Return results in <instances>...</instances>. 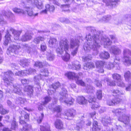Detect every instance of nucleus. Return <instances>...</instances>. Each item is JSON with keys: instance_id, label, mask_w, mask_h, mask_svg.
<instances>
[{"instance_id": "1", "label": "nucleus", "mask_w": 131, "mask_h": 131, "mask_svg": "<svg viewBox=\"0 0 131 131\" xmlns=\"http://www.w3.org/2000/svg\"><path fill=\"white\" fill-rule=\"evenodd\" d=\"M86 29L90 31L91 34L86 35V37L88 42L84 44L83 47L86 52H89L92 49L95 51L94 53L95 54L97 55L99 52V49L100 47V43L104 46L105 48L108 47V46L111 44L112 42L106 36L102 37L101 38V40L100 41L99 36L97 34L94 27H88Z\"/></svg>"}, {"instance_id": "2", "label": "nucleus", "mask_w": 131, "mask_h": 131, "mask_svg": "<svg viewBox=\"0 0 131 131\" xmlns=\"http://www.w3.org/2000/svg\"><path fill=\"white\" fill-rule=\"evenodd\" d=\"M4 74L3 80L5 85L7 87L9 86H12L13 92L18 95H23V90L21 86L17 84H13V82L14 80L13 77L14 75L13 72L11 71L8 70L4 72Z\"/></svg>"}, {"instance_id": "3", "label": "nucleus", "mask_w": 131, "mask_h": 131, "mask_svg": "<svg viewBox=\"0 0 131 131\" xmlns=\"http://www.w3.org/2000/svg\"><path fill=\"white\" fill-rule=\"evenodd\" d=\"M69 42L67 39L66 38L61 39L59 42V47L56 50L58 55L60 56L65 51V54L64 56H62V58L64 61H67L70 58V56L68 53L69 46Z\"/></svg>"}, {"instance_id": "4", "label": "nucleus", "mask_w": 131, "mask_h": 131, "mask_svg": "<svg viewBox=\"0 0 131 131\" xmlns=\"http://www.w3.org/2000/svg\"><path fill=\"white\" fill-rule=\"evenodd\" d=\"M24 50L28 53H31L32 52L31 50V48L26 44L21 45L20 43H17L15 44H12L10 45L8 49L7 53L9 54L10 52L14 53L15 54H17L20 51L21 46Z\"/></svg>"}, {"instance_id": "5", "label": "nucleus", "mask_w": 131, "mask_h": 131, "mask_svg": "<svg viewBox=\"0 0 131 131\" xmlns=\"http://www.w3.org/2000/svg\"><path fill=\"white\" fill-rule=\"evenodd\" d=\"M112 92L113 95L117 98L108 100L107 103L109 106H113L119 103L122 99L125 97V92L122 90L114 89L112 91Z\"/></svg>"}, {"instance_id": "6", "label": "nucleus", "mask_w": 131, "mask_h": 131, "mask_svg": "<svg viewBox=\"0 0 131 131\" xmlns=\"http://www.w3.org/2000/svg\"><path fill=\"white\" fill-rule=\"evenodd\" d=\"M112 112L117 116H119L118 118L119 121L123 123L126 126L128 125L130 120L129 117L126 116L125 114V109L119 108L114 109L112 110Z\"/></svg>"}, {"instance_id": "7", "label": "nucleus", "mask_w": 131, "mask_h": 131, "mask_svg": "<svg viewBox=\"0 0 131 131\" xmlns=\"http://www.w3.org/2000/svg\"><path fill=\"white\" fill-rule=\"evenodd\" d=\"M9 31L12 32L13 34L14 35L15 39L17 40L19 39V36L21 32V31H20L15 30L12 27H8L6 32V34L5 36V40L4 41V44L5 45H8L10 40L11 35L10 34Z\"/></svg>"}, {"instance_id": "8", "label": "nucleus", "mask_w": 131, "mask_h": 131, "mask_svg": "<svg viewBox=\"0 0 131 131\" xmlns=\"http://www.w3.org/2000/svg\"><path fill=\"white\" fill-rule=\"evenodd\" d=\"M60 94L61 96L59 100L61 102L70 105L73 104L74 101V99L71 97H68L67 91L65 88L62 89V91L60 92Z\"/></svg>"}, {"instance_id": "9", "label": "nucleus", "mask_w": 131, "mask_h": 131, "mask_svg": "<svg viewBox=\"0 0 131 131\" xmlns=\"http://www.w3.org/2000/svg\"><path fill=\"white\" fill-rule=\"evenodd\" d=\"M68 79L75 81L76 83L82 86H85V83L81 80L79 79V77L77 74L73 72H69L66 74Z\"/></svg>"}, {"instance_id": "10", "label": "nucleus", "mask_w": 131, "mask_h": 131, "mask_svg": "<svg viewBox=\"0 0 131 131\" xmlns=\"http://www.w3.org/2000/svg\"><path fill=\"white\" fill-rule=\"evenodd\" d=\"M12 10L15 13L17 14H25L26 12L28 15L30 16H36L38 15L37 13L34 14L32 12V9L29 7H26L25 8V11L17 7L13 8Z\"/></svg>"}, {"instance_id": "11", "label": "nucleus", "mask_w": 131, "mask_h": 131, "mask_svg": "<svg viewBox=\"0 0 131 131\" xmlns=\"http://www.w3.org/2000/svg\"><path fill=\"white\" fill-rule=\"evenodd\" d=\"M40 71L41 73L40 75L36 76L34 78V80L35 83L39 86V80L41 79L44 80V77H48L49 73L48 71L46 68L42 69Z\"/></svg>"}, {"instance_id": "12", "label": "nucleus", "mask_w": 131, "mask_h": 131, "mask_svg": "<svg viewBox=\"0 0 131 131\" xmlns=\"http://www.w3.org/2000/svg\"><path fill=\"white\" fill-rule=\"evenodd\" d=\"M79 41L78 39L71 38L70 40V47L72 49H74L71 53L74 56L76 54L79 46Z\"/></svg>"}, {"instance_id": "13", "label": "nucleus", "mask_w": 131, "mask_h": 131, "mask_svg": "<svg viewBox=\"0 0 131 131\" xmlns=\"http://www.w3.org/2000/svg\"><path fill=\"white\" fill-rule=\"evenodd\" d=\"M121 76L117 73H115L112 75V78L114 82L111 81L108 78H106L104 79V81H107V84L110 86H114L115 85V83L118 82L121 79Z\"/></svg>"}, {"instance_id": "14", "label": "nucleus", "mask_w": 131, "mask_h": 131, "mask_svg": "<svg viewBox=\"0 0 131 131\" xmlns=\"http://www.w3.org/2000/svg\"><path fill=\"white\" fill-rule=\"evenodd\" d=\"M13 15V14L9 10H8L7 11L5 10H2L1 13L0 14V24H4L6 23V21L4 20L3 18V16L8 18Z\"/></svg>"}, {"instance_id": "15", "label": "nucleus", "mask_w": 131, "mask_h": 131, "mask_svg": "<svg viewBox=\"0 0 131 131\" xmlns=\"http://www.w3.org/2000/svg\"><path fill=\"white\" fill-rule=\"evenodd\" d=\"M120 59L118 57H116L114 59L113 63L109 62L106 64V67L109 70H110L114 67H115L116 69H119L120 68Z\"/></svg>"}, {"instance_id": "16", "label": "nucleus", "mask_w": 131, "mask_h": 131, "mask_svg": "<svg viewBox=\"0 0 131 131\" xmlns=\"http://www.w3.org/2000/svg\"><path fill=\"white\" fill-rule=\"evenodd\" d=\"M36 72V70L31 68L28 70L21 71H18L15 73V75L21 77L25 76L27 74H31L32 73H34Z\"/></svg>"}, {"instance_id": "17", "label": "nucleus", "mask_w": 131, "mask_h": 131, "mask_svg": "<svg viewBox=\"0 0 131 131\" xmlns=\"http://www.w3.org/2000/svg\"><path fill=\"white\" fill-rule=\"evenodd\" d=\"M93 93L92 94V96H89L88 97V101L90 105L92 106L91 108L92 109H97L100 107V106L98 105V103L95 102L96 99L95 98Z\"/></svg>"}, {"instance_id": "18", "label": "nucleus", "mask_w": 131, "mask_h": 131, "mask_svg": "<svg viewBox=\"0 0 131 131\" xmlns=\"http://www.w3.org/2000/svg\"><path fill=\"white\" fill-rule=\"evenodd\" d=\"M68 67L70 69L79 70L81 69V65L78 61H75L68 64Z\"/></svg>"}, {"instance_id": "19", "label": "nucleus", "mask_w": 131, "mask_h": 131, "mask_svg": "<svg viewBox=\"0 0 131 131\" xmlns=\"http://www.w3.org/2000/svg\"><path fill=\"white\" fill-rule=\"evenodd\" d=\"M60 85V83L58 82L51 85L50 87V89L48 90V91L49 94L50 95L54 93L55 90L58 88Z\"/></svg>"}, {"instance_id": "20", "label": "nucleus", "mask_w": 131, "mask_h": 131, "mask_svg": "<svg viewBox=\"0 0 131 131\" xmlns=\"http://www.w3.org/2000/svg\"><path fill=\"white\" fill-rule=\"evenodd\" d=\"M19 123L21 124H23L24 126L23 128L21 129V131H32V128L31 125L27 124L24 120L20 119Z\"/></svg>"}, {"instance_id": "21", "label": "nucleus", "mask_w": 131, "mask_h": 131, "mask_svg": "<svg viewBox=\"0 0 131 131\" xmlns=\"http://www.w3.org/2000/svg\"><path fill=\"white\" fill-rule=\"evenodd\" d=\"M75 114V111L74 110L69 109L65 111L64 114V117L66 119H71L69 117H74Z\"/></svg>"}, {"instance_id": "22", "label": "nucleus", "mask_w": 131, "mask_h": 131, "mask_svg": "<svg viewBox=\"0 0 131 131\" xmlns=\"http://www.w3.org/2000/svg\"><path fill=\"white\" fill-rule=\"evenodd\" d=\"M110 52L115 55H118L120 54L121 51L120 49L117 47L113 46L109 48Z\"/></svg>"}, {"instance_id": "23", "label": "nucleus", "mask_w": 131, "mask_h": 131, "mask_svg": "<svg viewBox=\"0 0 131 131\" xmlns=\"http://www.w3.org/2000/svg\"><path fill=\"white\" fill-rule=\"evenodd\" d=\"M104 2L105 3L107 6H115L118 4L119 2V0H103Z\"/></svg>"}, {"instance_id": "24", "label": "nucleus", "mask_w": 131, "mask_h": 131, "mask_svg": "<svg viewBox=\"0 0 131 131\" xmlns=\"http://www.w3.org/2000/svg\"><path fill=\"white\" fill-rule=\"evenodd\" d=\"M32 38L31 34L28 31L22 36L21 40L22 41L25 42L30 40Z\"/></svg>"}, {"instance_id": "25", "label": "nucleus", "mask_w": 131, "mask_h": 131, "mask_svg": "<svg viewBox=\"0 0 131 131\" xmlns=\"http://www.w3.org/2000/svg\"><path fill=\"white\" fill-rule=\"evenodd\" d=\"M46 9L42 10L41 12V14H46L47 13V11L50 12H53L55 10L54 6L52 5L48 4L46 6Z\"/></svg>"}, {"instance_id": "26", "label": "nucleus", "mask_w": 131, "mask_h": 131, "mask_svg": "<svg viewBox=\"0 0 131 131\" xmlns=\"http://www.w3.org/2000/svg\"><path fill=\"white\" fill-rule=\"evenodd\" d=\"M104 65V62L102 61H97L96 63V66L97 71L99 72L102 73L104 72L103 67Z\"/></svg>"}, {"instance_id": "27", "label": "nucleus", "mask_w": 131, "mask_h": 131, "mask_svg": "<svg viewBox=\"0 0 131 131\" xmlns=\"http://www.w3.org/2000/svg\"><path fill=\"white\" fill-rule=\"evenodd\" d=\"M111 120L110 117L107 116H105L102 119L101 122L104 126H107L108 124H110Z\"/></svg>"}, {"instance_id": "28", "label": "nucleus", "mask_w": 131, "mask_h": 131, "mask_svg": "<svg viewBox=\"0 0 131 131\" xmlns=\"http://www.w3.org/2000/svg\"><path fill=\"white\" fill-rule=\"evenodd\" d=\"M123 61L124 64L126 66H129L131 65V59L128 56H123Z\"/></svg>"}, {"instance_id": "29", "label": "nucleus", "mask_w": 131, "mask_h": 131, "mask_svg": "<svg viewBox=\"0 0 131 131\" xmlns=\"http://www.w3.org/2000/svg\"><path fill=\"white\" fill-rule=\"evenodd\" d=\"M54 125L57 129H61L63 128V123L59 119H57L55 122Z\"/></svg>"}, {"instance_id": "30", "label": "nucleus", "mask_w": 131, "mask_h": 131, "mask_svg": "<svg viewBox=\"0 0 131 131\" xmlns=\"http://www.w3.org/2000/svg\"><path fill=\"white\" fill-rule=\"evenodd\" d=\"M30 60L26 59H23L20 60L19 63L23 67L28 66L30 63Z\"/></svg>"}, {"instance_id": "31", "label": "nucleus", "mask_w": 131, "mask_h": 131, "mask_svg": "<svg viewBox=\"0 0 131 131\" xmlns=\"http://www.w3.org/2000/svg\"><path fill=\"white\" fill-rule=\"evenodd\" d=\"M87 100L82 96H78L77 99V102L80 104H85L87 102Z\"/></svg>"}, {"instance_id": "32", "label": "nucleus", "mask_w": 131, "mask_h": 131, "mask_svg": "<svg viewBox=\"0 0 131 131\" xmlns=\"http://www.w3.org/2000/svg\"><path fill=\"white\" fill-rule=\"evenodd\" d=\"M34 87L31 85H28L25 86L24 91L27 92L28 94H32L33 92Z\"/></svg>"}, {"instance_id": "33", "label": "nucleus", "mask_w": 131, "mask_h": 131, "mask_svg": "<svg viewBox=\"0 0 131 131\" xmlns=\"http://www.w3.org/2000/svg\"><path fill=\"white\" fill-rule=\"evenodd\" d=\"M84 122L83 121H80L77 123L76 126L74 127L75 130L77 131H79L81 129L84 125Z\"/></svg>"}, {"instance_id": "34", "label": "nucleus", "mask_w": 131, "mask_h": 131, "mask_svg": "<svg viewBox=\"0 0 131 131\" xmlns=\"http://www.w3.org/2000/svg\"><path fill=\"white\" fill-rule=\"evenodd\" d=\"M100 58L102 59H107L110 57V54L107 51H104L101 52L100 54Z\"/></svg>"}, {"instance_id": "35", "label": "nucleus", "mask_w": 131, "mask_h": 131, "mask_svg": "<svg viewBox=\"0 0 131 131\" xmlns=\"http://www.w3.org/2000/svg\"><path fill=\"white\" fill-rule=\"evenodd\" d=\"M41 131H50V126L47 123L43 124V126H40Z\"/></svg>"}, {"instance_id": "36", "label": "nucleus", "mask_w": 131, "mask_h": 131, "mask_svg": "<svg viewBox=\"0 0 131 131\" xmlns=\"http://www.w3.org/2000/svg\"><path fill=\"white\" fill-rule=\"evenodd\" d=\"M33 5L36 6L38 9H42L43 7V3L40 1L35 0L34 1Z\"/></svg>"}, {"instance_id": "37", "label": "nucleus", "mask_w": 131, "mask_h": 131, "mask_svg": "<svg viewBox=\"0 0 131 131\" xmlns=\"http://www.w3.org/2000/svg\"><path fill=\"white\" fill-rule=\"evenodd\" d=\"M94 64L93 62H88L85 63L84 65L83 69H84L87 70L88 69L94 68Z\"/></svg>"}, {"instance_id": "38", "label": "nucleus", "mask_w": 131, "mask_h": 131, "mask_svg": "<svg viewBox=\"0 0 131 131\" xmlns=\"http://www.w3.org/2000/svg\"><path fill=\"white\" fill-rule=\"evenodd\" d=\"M124 76L126 81L130 82L131 81V73L129 71L125 72Z\"/></svg>"}, {"instance_id": "39", "label": "nucleus", "mask_w": 131, "mask_h": 131, "mask_svg": "<svg viewBox=\"0 0 131 131\" xmlns=\"http://www.w3.org/2000/svg\"><path fill=\"white\" fill-rule=\"evenodd\" d=\"M123 56H131V51L128 49L124 48L123 51Z\"/></svg>"}, {"instance_id": "40", "label": "nucleus", "mask_w": 131, "mask_h": 131, "mask_svg": "<svg viewBox=\"0 0 131 131\" xmlns=\"http://www.w3.org/2000/svg\"><path fill=\"white\" fill-rule=\"evenodd\" d=\"M46 55L48 60L49 61H52L54 58V56L52 52L47 53Z\"/></svg>"}, {"instance_id": "41", "label": "nucleus", "mask_w": 131, "mask_h": 131, "mask_svg": "<svg viewBox=\"0 0 131 131\" xmlns=\"http://www.w3.org/2000/svg\"><path fill=\"white\" fill-rule=\"evenodd\" d=\"M87 86L86 87V91L88 93H92L93 91V88L90 84L89 85L87 83Z\"/></svg>"}, {"instance_id": "42", "label": "nucleus", "mask_w": 131, "mask_h": 131, "mask_svg": "<svg viewBox=\"0 0 131 131\" xmlns=\"http://www.w3.org/2000/svg\"><path fill=\"white\" fill-rule=\"evenodd\" d=\"M46 63L43 62V64L42 63L39 61H37L35 62L34 66L36 67H38L39 68H41L43 66L46 65Z\"/></svg>"}, {"instance_id": "43", "label": "nucleus", "mask_w": 131, "mask_h": 131, "mask_svg": "<svg viewBox=\"0 0 131 131\" xmlns=\"http://www.w3.org/2000/svg\"><path fill=\"white\" fill-rule=\"evenodd\" d=\"M44 39V38L43 37L39 36L36 37L34 39V42L36 43H38L40 41H43Z\"/></svg>"}, {"instance_id": "44", "label": "nucleus", "mask_w": 131, "mask_h": 131, "mask_svg": "<svg viewBox=\"0 0 131 131\" xmlns=\"http://www.w3.org/2000/svg\"><path fill=\"white\" fill-rule=\"evenodd\" d=\"M25 101V99L21 97H18L16 100V103L17 104H23Z\"/></svg>"}, {"instance_id": "45", "label": "nucleus", "mask_w": 131, "mask_h": 131, "mask_svg": "<svg viewBox=\"0 0 131 131\" xmlns=\"http://www.w3.org/2000/svg\"><path fill=\"white\" fill-rule=\"evenodd\" d=\"M96 95L98 99L99 100L101 99L102 96V90H97L96 93Z\"/></svg>"}, {"instance_id": "46", "label": "nucleus", "mask_w": 131, "mask_h": 131, "mask_svg": "<svg viewBox=\"0 0 131 131\" xmlns=\"http://www.w3.org/2000/svg\"><path fill=\"white\" fill-rule=\"evenodd\" d=\"M111 17L110 15L105 16L103 17L102 19V21L105 23L108 22L111 19Z\"/></svg>"}, {"instance_id": "47", "label": "nucleus", "mask_w": 131, "mask_h": 131, "mask_svg": "<svg viewBox=\"0 0 131 131\" xmlns=\"http://www.w3.org/2000/svg\"><path fill=\"white\" fill-rule=\"evenodd\" d=\"M125 18L126 20L130 24V25H129V26L131 27V28L129 26L128 28L130 29H131V15L129 14L126 15L125 16Z\"/></svg>"}, {"instance_id": "48", "label": "nucleus", "mask_w": 131, "mask_h": 131, "mask_svg": "<svg viewBox=\"0 0 131 131\" xmlns=\"http://www.w3.org/2000/svg\"><path fill=\"white\" fill-rule=\"evenodd\" d=\"M51 100V98L49 96L46 97L44 98V101L42 102V104L45 106V105L49 102Z\"/></svg>"}, {"instance_id": "49", "label": "nucleus", "mask_w": 131, "mask_h": 131, "mask_svg": "<svg viewBox=\"0 0 131 131\" xmlns=\"http://www.w3.org/2000/svg\"><path fill=\"white\" fill-rule=\"evenodd\" d=\"M8 111L3 109L2 105L0 104V113L2 115H4L8 113Z\"/></svg>"}, {"instance_id": "50", "label": "nucleus", "mask_w": 131, "mask_h": 131, "mask_svg": "<svg viewBox=\"0 0 131 131\" xmlns=\"http://www.w3.org/2000/svg\"><path fill=\"white\" fill-rule=\"evenodd\" d=\"M113 22L115 24L117 25L120 24L122 23L121 19L118 17L114 18Z\"/></svg>"}, {"instance_id": "51", "label": "nucleus", "mask_w": 131, "mask_h": 131, "mask_svg": "<svg viewBox=\"0 0 131 131\" xmlns=\"http://www.w3.org/2000/svg\"><path fill=\"white\" fill-rule=\"evenodd\" d=\"M116 83H117V85L119 86L122 88L125 87V84L121 79Z\"/></svg>"}, {"instance_id": "52", "label": "nucleus", "mask_w": 131, "mask_h": 131, "mask_svg": "<svg viewBox=\"0 0 131 131\" xmlns=\"http://www.w3.org/2000/svg\"><path fill=\"white\" fill-rule=\"evenodd\" d=\"M62 109L61 107L60 106L58 105L56 106L53 108V110L54 111H56L57 112L59 113L61 112Z\"/></svg>"}, {"instance_id": "53", "label": "nucleus", "mask_w": 131, "mask_h": 131, "mask_svg": "<svg viewBox=\"0 0 131 131\" xmlns=\"http://www.w3.org/2000/svg\"><path fill=\"white\" fill-rule=\"evenodd\" d=\"M17 127V124L15 121H13L12 124L11 128L12 129L15 130Z\"/></svg>"}, {"instance_id": "54", "label": "nucleus", "mask_w": 131, "mask_h": 131, "mask_svg": "<svg viewBox=\"0 0 131 131\" xmlns=\"http://www.w3.org/2000/svg\"><path fill=\"white\" fill-rule=\"evenodd\" d=\"M92 58L91 56L90 55L87 57H82L83 61L84 62L87 61L89 60H91Z\"/></svg>"}, {"instance_id": "55", "label": "nucleus", "mask_w": 131, "mask_h": 131, "mask_svg": "<svg viewBox=\"0 0 131 131\" xmlns=\"http://www.w3.org/2000/svg\"><path fill=\"white\" fill-rule=\"evenodd\" d=\"M56 41V40L53 38H51L49 41V45H53L54 44Z\"/></svg>"}, {"instance_id": "56", "label": "nucleus", "mask_w": 131, "mask_h": 131, "mask_svg": "<svg viewBox=\"0 0 131 131\" xmlns=\"http://www.w3.org/2000/svg\"><path fill=\"white\" fill-rule=\"evenodd\" d=\"M59 21L61 22H64L67 24L69 22V21L68 19L63 18H60Z\"/></svg>"}, {"instance_id": "57", "label": "nucleus", "mask_w": 131, "mask_h": 131, "mask_svg": "<svg viewBox=\"0 0 131 131\" xmlns=\"http://www.w3.org/2000/svg\"><path fill=\"white\" fill-rule=\"evenodd\" d=\"M7 103L8 106L10 108H13L15 107V105L13 104L10 101L8 100L7 101Z\"/></svg>"}, {"instance_id": "58", "label": "nucleus", "mask_w": 131, "mask_h": 131, "mask_svg": "<svg viewBox=\"0 0 131 131\" xmlns=\"http://www.w3.org/2000/svg\"><path fill=\"white\" fill-rule=\"evenodd\" d=\"M21 82L23 84H28L29 82V80L28 79H23L21 80Z\"/></svg>"}, {"instance_id": "59", "label": "nucleus", "mask_w": 131, "mask_h": 131, "mask_svg": "<svg viewBox=\"0 0 131 131\" xmlns=\"http://www.w3.org/2000/svg\"><path fill=\"white\" fill-rule=\"evenodd\" d=\"M43 114L42 113H41L40 116L39 117V118L37 120V122L38 123H41L43 117Z\"/></svg>"}, {"instance_id": "60", "label": "nucleus", "mask_w": 131, "mask_h": 131, "mask_svg": "<svg viewBox=\"0 0 131 131\" xmlns=\"http://www.w3.org/2000/svg\"><path fill=\"white\" fill-rule=\"evenodd\" d=\"M95 83L97 86L100 87L102 86V84L101 82L98 80H96L95 82Z\"/></svg>"}, {"instance_id": "61", "label": "nucleus", "mask_w": 131, "mask_h": 131, "mask_svg": "<svg viewBox=\"0 0 131 131\" xmlns=\"http://www.w3.org/2000/svg\"><path fill=\"white\" fill-rule=\"evenodd\" d=\"M40 48L41 50L44 51L46 50L47 47L45 44H43L41 45Z\"/></svg>"}, {"instance_id": "62", "label": "nucleus", "mask_w": 131, "mask_h": 131, "mask_svg": "<svg viewBox=\"0 0 131 131\" xmlns=\"http://www.w3.org/2000/svg\"><path fill=\"white\" fill-rule=\"evenodd\" d=\"M115 130H116V131H122V127L120 125H116Z\"/></svg>"}, {"instance_id": "63", "label": "nucleus", "mask_w": 131, "mask_h": 131, "mask_svg": "<svg viewBox=\"0 0 131 131\" xmlns=\"http://www.w3.org/2000/svg\"><path fill=\"white\" fill-rule=\"evenodd\" d=\"M99 108H100L99 111V112L100 113H103L105 111V108L104 107H100H100Z\"/></svg>"}, {"instance_id": "64", "label": "nucleus", "mask_w": 131, "mask_h": 131, "mask_svg": "<svg viewBox=\"0 0 131 131\" xmlns=\"http://www.w3.org/2000/svg\"><path fill=\"white\" fill-rule=\"evenodd\" d=\"M125 90L127 91H131V83L129 84L126 87Z\"/></svg>"}]
</instances>
